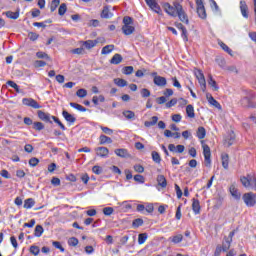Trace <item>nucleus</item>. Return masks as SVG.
Returning <instances> with one entry per match:
<instances>
[{
    "instance_id": "nucleus-44",
    "label": "nucleus",
    "mask_w": 256,
    "mask_h": 256,
    "mask_svg": "<svg viewBox=\"0 0 256 256\" xmlns=\"http://www.w3.org/2000/svg\"><path fill=\"white\" fill-rule=\"evenodd\" d=\"M206 131L203 127H199L197 130L198 139H205Z\"/></svg>"
},
{
    "instance_id": "nucleus-42",
    "label": "nucleus",
    "mask_w": 256,
    "mask_h": 256,
    "mask_svg": "<svg viewBox=\"0 0 256 256\" xmlns=\"http://www.w3.org/2000/svg\"><path fill=\"white\" fill-rule=\"evenodd\" d=\"M67 13V4L62 3L58 9V15L63 16Z\"/></svg>"
},
{
    "instance_id": "nucleus-1",
    "label": "nucleus",
    "mask_w": 256,
    "mask_h": 256,
    "mask_svg": "<svg viewBox=\"0 0 256 256\" xmlns=\"http://www.w3.org/2000/svg\"><path fill=\"white\" fill-rule=\"evenodd\" d=\"M124 25L122 26V33L124 35H133L135 33V26H133V18L125 16L123 18Z\"/></svg>"
},
{
    "instance_id": "nucleus-21",
    "label": "nucleus",
    "mask_w": 256,
    "mask_h": 256,
    "mask_svg": "<svg viewBox=\"0 0 256 256\" xmlns=\"http://www.w3.org/2000/svg\"><path fill=\"white\" fill-rule=\"evenodd\" d=\"M186 115L190 119H195V108L193 107V105L189 104L186 106Z\"/></svg>"
},
{
    "instance_id": "nucleus-2",
    "label": "nucleus",
    "mask_w": 256,
    "mask_h": 256,
    "mask_svg": "<svg viewBox=\"0 0 256 256\" xmlns=\"http://www.w3.org/2000/svg\"><path fill=\"white\" fill-rule=\"evenodd\" d=\"M194 75L198 80L201 90L203 91V93H205V91H207V82L205 80V75H203V72L201 70H195Z\"/></svg>"
},
{
    "instance_id": "nucleus-53",
    "label": "nucleus",
    "mask_w": 256,
    "mask_h": 256,
    "mask_svg": "<svg viewBox=\"0 0 256 256\" xmlns=\"http://www.w3.org/2000/svg\"><path fill=\"white\" fill-rule=\"evenodd\" d=\"M53 247H55L56 249H59L61 251V253H65V248H63V246L61 245V242L59 241H54L52 242Z\"/></svg>"
},
{
    "instance_id": "nucleus-37",
    "label": "nucleus",
    "mask_w": 256,
    "mask_h": 256,
    "mask_svg": "<svg viewBox=\"0 0 256 256\" xmlns=\"http://www.w3.org/2000/svg\"><path fill=\"white\" fill-rule=\"evenodd\" d=\"M6 17H8V19H19V11L17 12H11V11H8L6 12Z\"/></svg>"
},
{
    "instance_id": "nucleus-35",
    "label": "nucleus",
    "mask_w": 256,
    "mask_h": 256,
    "mask_svg": "<svg viewBox=\"0 0 256 256\" xmlns=\"http://www.w3.org/2000/svg\"><path fill=\"white\" fill-rule=\"evenodd\" d=\"M169 240L172 242V243H181V241H183V235L182 234H178L176 236H173V237H170Z\"/></svg>"
},
{
    "instance_id": "nucleus-39",
    "label": "nucleus",
    "mask_w": 256,
    "mask_h": 256,
    "mask_svg": "<svg viewBox=\"0 0 256 256\" xmlns=\"http://www.w3.org/2000/svg\"><path fill=\"white\" fill-rule=\"evenodd\" d=\"M33 129H35V131H43V129H45V125L42 122H34Z\"/></svg>"
},
{
    "instance_id": "nucleus-61",
    "label": "nucleus",
    "mask_w": 256,
    "mask_h": 256,
    "mask_svg": "<svg viewBox=\"0 0 256 256\" xmlns=\"http://www.w3.org/2000/svg\"><path fill=\"white\" fill-rule=\"evenodd\" d=\"M141 96L142 97H151V91H149V89L143 88L141 91Z\"/></svg>"
},
{
    "instance_id": "nucleus-24",
    "label": "nucleus",
    "mask_w": 256,
    "mask_h": 256,
    "mask_svg": "<svg viewBox=\"0 0 256 256\" xmlns=\"http://www.w3.org/2000/svg\"><path fill=\"white\" fill-rule=\"evenodd\" d=\"M221 159H222V167L224 169H229V154L227 153L222 154Z\"/></svg>"
},
{
    "instance_id": "nucleus-29",
    "label": "nucleus",
    "mask_w": 256,
    "mask_h": 256,
    "mask_svg": "<svg viewBox=\"0 0 256 256\" xmlns=\"http://www.w3.org/2000/svg\"><path fill=\"white\" fill-rule=\"evenodd\" d=\"M157 121H159V117L153 116L151 118V121H145L144 125H145V127H153V126L157 125Z\"/></svg>"
},
{
    "instance_id": "nucleus-5",
    "label": "nucleus",
    "mask_w": 256,
    "mask_h": 256,
    "mask_svg": "<svg viewBox=\"0 0 256 256\" xmlns=\"http://www.w3.org/2000/svg\"><path fill=\"white\" fill-rule=\"evenodd\" d=\"M176 9H177V17H179L180 21L182 23H185L186 25H189V17H187V14L185 11H183V6L176 4Z\"/></svg>"
},
{
    "instance_id": "nucleus-50",
    "label": "nucleus",
    "mask_w": 256,
    "mask_h": 256,
    "mask_svg": "<svg viewBox=\"0 0 256 256\" xmlns=\"http://www.w3.org/2000/svg\"><path fill=\"white\" fill-rule=\"evenodd\" d=\"M133 66H125L123 69H122V73L124 75H131L133 73Z\"/></svg>"
},
{
    "instance_id": "nucleus-25",
    "label": "nucleus",
    "mask_w": 256,
    "mask_h": 256,
    "mask_svg": "<svg viewBox=\"0 0 256 256\" xmlns=\"http://www.w3.org/2000/svg\"><path fill=\"white\" fill-rule=\"evenodd\" d=\"M113 49H115V45H106L102 48L101 54L102 55H109V53L113 52Z\"/></svg>"
},
{
    "instance_id": "nucleus-31",
    "label": "nucleus",
    "mask_w": 256,
    "mask_h": 256,
    "mask_svg": "<svg viewBox=\"0 0 256 256\" xmlns=\"http://www.w3.org/2000/svg\"><path fill=\"white\" fill-rule=\"evenodd\" d=\"M208 85L213 88V91H219V86H217V82L213 80V76L209 75Z\"/></svg>"
},
{
    "instance_id": "nucleus-9",
    "label": "nucleus",
    "mask_w": 256,
    "mask_h": 256,
    "mask_svg": "<svg viewBox=\"0 0 256 256\" xmlns=\"http://www.w3.org/2000/svg\"><path fill=\"white\" fill-rule=\"evenodd\" d=\"M240 11L244 19H249V6H247V2H245V0L240 1Z\"/></svg>"
},
{
    "instance_id": "nucleus-46",
    "label": "nucleus",
    "mask_w": 256,
    "mask_h": 256,
    "mask_svg": "<svg viewBox=\"0 0 256 256\" xmlns=\"http://www.w3.org/2000/svg\"><path fill=\"white\" fill-rule=\"evenodd\" d=\"M76 95L80 99H84V97H87V90L81 88V89L77 90Z\"/></svg>"
},
{
    "instance_id": "nucleus-22",
    "label": "nucleus",
    "mask_w": 256,
    "mask_h": 256,
    "mask_svg": "<svg viewBox=\"0 0 256 256\" xmlns=\"http://www.w3.org/2000/svg\"><path fill=\"white\" fill-rule=\"evenodd\" d=\"M123 61V56H121V54H115L111 60L110 63L112 65H119V63H121Z\"/></svg>"
},
{
    "instance_id": "nucleus-17",
    "label": "nucleus",
    "mask_w": 256,
    "mask_h": 256,
    "mask_svg": "<svg viewBox=\"0 0 256 256\" xmlns=\"http://www.w3.org/2000/svg\"><path fill=\"white\" fill-rule=\"evenodd\" d=\"M109 9H110L109 6L103 7V10L101 12L102 19H111V17H113V13H111V11Z\"/></svg>"
},
{
    "instance_id": "nucleus-40",
    "label": "nucleus",
    "mask_w": 256,
    "mask_h": 256,
    "mask_svg": "<svg viewBox=\"0 0 256 256\" xmlns=\"http://www.w3.org/2000/svg\"><path fill=\"white\" fill-rule=\"evenodd\" d=\"M219 45H220L221 49H223V51H226V53H227L228 55H233V50H231V49L229 48V46H227L225 43L219 42Z\"/></svg>"
},
{
    "instance_id": "nucleus-62",
    "label": "nucleus",
    "mask_w": 256,
    "mask_h": 256,
    "mask_svg": "<svg viewBox=\"0 0 256 256\" xmlns=\"http://www.w3.org/2000/svg\"><path fill=\"white\" fill-rule=\"evenodd\" d=\"M134 171H136V173H143L145 171V168L143 167V165L136 164L134 165Z\"/></svg>"
},
{
    "instance_id": "nucleus-23",
    "label": "nucleus",
    "mask_w": 256,
    "mask_h": 256,
    "mask_svg": "<svg viewBox=\"0 0 256 256\" xmlns=\"http://www.w3.org/2000/svg\"><path fill=\"white\" fill-rule=\"evenodd\" d=\"M157 183L163 189H165V187H167V179L165 178L164 175H158L157 176Z\"/></svg>"
},
{
    "instance_id": "nucleus-36",
    "label": "nucleus",
    "mask_w": 256,
    "mask_h": 256,
    "mask_svg": "<svg viewBox=\"0 0 256 256\" xmlns=\"http://www.w3.org/2000/svg\"><path fill=\"white\" fill-rule=\"evenodd\" d=\"M43 231H44L43 226L37 225L34 230L35 237H41V235H43Z\"/></svg>"
},
{
    "instance_id": "nucleus-60",
    "label": "nucleus",
    "mask_w": 256,
    "mask_h": 256,
    "mask_svg": "<svg viewBox=\"0 0 256 256\" xmlns=\"http://www.w3.org/2000/svg\"><path fill=\"white\" fill-rule=\"evenodd\" d=\"M92 172L95 173V175H101V173H103V168L100 166H93Z\"/></svg>"
},
{
    "instance_id": "nucleus-63",
    "label": "nucleus",
    "mask_w": 256,
    "mask_h": 256,
    "mask_svg": "<svg viewBox=\"0 0 256 256\" xmlns=\"http://www.w3.org/2000/svg\"><path fill=\"white\" fill-rule=\"evenodd\" d=\"M134 181H136V183H145V177L137 174L134 176Z\"/></svg>"
},
{
    "instance_id": "nucleus-41",
    "label": "nucleus",
    "mask_w": 256,
    "mask_h": 256,
    "mask_svg": "<svg viewBox=\"0 0 256 256\" xmlns=\"http://www.w3.org/2000/svg\"><path fill=\"white\" fill-rule=\"evenodd\" d=\"M152 160L154 163H161V155H159L157 151H152Z\"/></svg>"
},
{
    "instance_id": "nucleus-15",
    "label": "nucleus",
    "mask_w": 256,
    "mask_h": 256,
    "mask_svg": "<svg viewBox=\"0 0 256 256\" xmlns=\"http://www.w3.org/2000/svg\"><path fill=\"white\" fill-rule=\"evenodd\" d=\"M206 99L212 107H215L216 109H221V104L213 98V96L209 93L206 94Z\"/></svg>"
},
{
    "instance_id": "nucleus-16",
    "label": "nucleus",
    "mask_w": 256,
    "mask_h": 256,
    "mask_svg": "<svg viewBox=\"0 0 256 256\" xmlns=\"http://www.w3.org/2000/svg\"><path fill=\"white\" fill-rule=\"evenodd\" d=\"M229 189L232 197H234L236 201H239V199H241V192H239L237 186H235V184H232Z\"/></svg>"
},
{
    "instance_id": "nucleus-8",
    "label": "nucleus",
    "mask_w": 256,
    "mask_h": 256,
    "mask_svg": "<svg viewBox=\"0 0 256 256\" xmlns=\"http://www.w3.org/2000/svg\"><path fill=\"white\" fill-rule=\"evenodd\" d=\"M145 1H146V4L148 5V7H150V9H152V11H154L158 15L161 13V7L157 3V0H145Z\"/></svg>"
},
{
    "instance_id": "nucleus-4",
    "label": "nucleus",
    "mask_w": 256,
    "mask_h": 256,
    "mask_svg": "<svg viewBox=\"0 0 256 256\" xmlns=\"http://www.w3.org/2000/svg\"><path fill=\"white\" fill-rule=\"evenodd\" d=\"M177 5H181V4H179V2H174L173 6H171V4L166 3L164 4V10L171 17H177Z\"/></svg>"
},
{
    "instance_id": "nucleus-30",
    "label": "nucleus",
    "mask_w": 256,
    "mask_h": 256,
    "mask_svg": "<svg viewBox=\"0 0 256 256\" xmlns=\"http://www.w3.org/2000/svg\"><path fill=\"white\" fill-rule=\"evenodd\" d=\"M197 13L200 19H207V12L205 11V6L198 7Z\"/></svg>"
},
{
    "instance_id": "nucleus-14",
    "label": "nucleus",
    "mask_w": 256,
    "mask_h": 256,
    "mask_svg": "<svg viewBox=\"0 0 256 256\" xmlns=\"http://www.w3.org/2000/svg\"><path fill=\"white\" fill-rule=\"evenodd\" d=\"M241 105L243 107H248V108H252L255 109L256 107V103L252 102L251 99H249V97L245 96L241 101H240Z\"/></svg>"
},
{
    "instance_id": "nucleus-32",
    "label": "nucleus",
    "mask_w": 256,
    "mask_h": 256,
    "mask_svg": "<svg viewBox=\"0 0 256 256\" xmlns=\"http://www.w3.org/2000/svg\"><path fill=\"white\" fill-rule=\"evenodd\" d=\"M114 83L117 85V87H127V82L125 79L115 78Z\"/></svg>"
},
{
    "instance_id": "nucleus-6",
    "label": "nucleus",
    "mask_w": 256,
    "mask_h": 256,
    "mask_svg": "<svg viewBox=\"0 0 256 256\" xmlns=\"http://www.w3.org/2000/svg\"><path fill=\"white\" fill-rule=\"evenodd\" d=\"M203 155L206 167H211V148L208 145H203Z\"/></svg>"
},
{
    "instance_id": "nucleus-19",
    "label": "nucleus",
    "mask_w": 256,
    "mask_h": 256,
    "mask_svg": "<svg viewBox=\"0 0 256 256\" xmlns=\"http://www.w3.org/2000/svg\"><path fill=\"white\" fill-rule=\"evenodd\" d=\"M62 115H63L64 119L71 125H73V123H75L77 121V118H75L73 115H71L69 112H67L65 110L62 112Z\"/></svg>"
},
{
    "instance_id": "nucleus-28",
    "label": "nucleus",
    "mask_w": 256,
    "mask_h": 256,
    "mask_svg": "<svg viewBox=\"0 0 256 256\" xmlns=\"http://www.w3.org/2000/svg\"><path fill=\"white\" fill-rule=\"evenodd\" d=\"M35 206V200L28 198L24 201V209H32Z\"/></svg>"
},
{
    "instance_id": "nucleus-45",
    "label": "nucleus",
    "mask_w": 256,
    "mask_h": 256,
    "mask_svg": "<svg viewBox=\"0 0 256 256\" xmlns=\"http://www.w3.org/2000/svg\"><path fill=\"white\" fill-rule=\"evenodd\" d=\"M147 241V233H141L138 235V243L139 245H143Z\"/></svg>"
},
{
    "instance_id": "nucleus-20",
    "label": "nucleus",
    "mask_w": 256,
    "mask_h": 256,
    "mask_svg": "<svg viewBox=\"0 0 256 256\" xmlns=\"http://www.w3.org/2000/svg\"><path fill=\"white\" fill-rule=\"evenodd\" d=\"M192 209L195 215H199V213H201V204L199 203V200L193 198Z\"/></svg>"
},
{
    "instance_id": "nucleus-27",
    "label": "nucleus",
    "mask_w": 256,
    "mask_h": 256,
    "mask_svg": "<svg viewBox=\"0 0 256 256\" xmlns=\"http://www.w3.org/2000/svg\"><path fill=\"white\" fill-rule=\"evenodd\" d=\"M100 145H105V143L111 144L113 143V139L111 137H108L106 135H100L99 137Z\"/></svg>"
},
{
    "instance_id": "nucleus-52",
    "label": "nucleus",
    "mask_w": 256,
    "mask_h": 256,
    "mask_svg": "<svg viewBox=\"0 0 256 256\" xmlns=\"http://www.w3.org/2000/svg\"><path fill=\"white\" fill-rule=\"evenodd\" d=\"M40 252H41V249H39V246L33 245L30 247V253H32V255L37 256L39 255Z\"/></svg>"
},
{
    "instance_id": "nucleus-57",
    "label": "nucleus",
    "mask_w": 256,
    "mask_h": 256,
    "mask_svg": "<svg viewBox=\"0 0 256 256\" xmlns=\"http://www.w3.org/2000/svg\"><path fill=\"white\" fill-rule=\"evenodd\" d=\"M6 84L9 85V87H12V89H15L17 93H19V85H17V83L9 80Z\"/></svg>"
},
{
    "instance_id": "nucleus-59",
    "label": "nucleus",
    "mask_w": 256,
    "mask_h": 256,
    "mask_svg": "<svg viewBox=\"0 0 256 256\" xmlns=\"http://www.w3.org/2000/svg\"><path fill=\"white\" fill-rule=\"evenodd\" d=\"M101 131L105 133V135H111L113 133V129L105 126H100Z\"/></svg>"
},
{
    "instance_id": "nucleus-10",
    "label": "nucleus",
    "mask_w": 256,
    "mask_h": 256,
    "mask_svg": "<svg viewBox=\"0 0 256 256\" xmlns=\"http://www.w3.org/2000/svg\"><path fill=\"white\" fill-rule=\"evenodd\" d=\"M153 75H155L153 82L157 87H165V85H167V79L165 77L157 76V73H153Z\"/></svg>"
},
{
    "instance_id": "nucleus-48",
    "label": "nucleus",
    "mask_w": 256,
    "mask_h": 256,
    "mask_svg": "<svg viewBox=\"0 0 256 256\" xmlns=\"http://www.w3.org/2000/svg\"><path fill=\"white\" fill-rule=\"evenodd\" d=\"M36 57H38V59H47L48 61H51V57L45 52H37Z\"/></svg>"
},
{
    "instance_id": "nucleus-7",
    "label": "nucleus",
    "mask_w": 256,
    "mask_h": 256,
    "mask_svg": "<svg viewBox=\"0 0 256 256\" xmlns=\"http://www.w3.org/2000/svg\"><path fill=\"white\" fill-rule=\"evenodd\" d=\"M22 103L27 107H32V109H41V105L33 98H24L22 99Z\"/></svg>"
},
{
    "instance_id": "nucleus-34",
    "label": "nucleus",
    "mask_w": 256,
    "mask_h": 256,
    "mask_svg": "<svg viewBox=\"0 0 256 256\" xmlns=\"http://www.w3.org/2000/svg\"><path fill=\"white\" fill-rule=\"evenodd\" d=\"M70 107H73V109H77V111H81L82 113H85V111H87V108L75 102L70 103Z\"/></svg>"
},
{
    "instance_id": "nucleus-55",
    "label": "nucleus",
    "mask_w": 256,
    "mask_h": 256,
    "mask_svg": "<svg viewBox=\"0 0 256 256\" xmlns=\"http://www.w3.org/2000/svg\"><path fill=\"white\" fill-rule=\"evenodd\" d=\"M240 181L244 187H249L250 175H248L247 177H242Z\"/></svg>"
},
{
    "instance_id": "nucleus-12",
    "label": "nucleus",
    "mask_w": 256,
    "mask_h": 256,
    "mask_svg": "<svg viewBox=\"0 0 256 256\" xmlns=\"http://www.w3.org/2000/svg\"><path fill=\"white\" fill-rule=\"evenodd\" d=\"M95 152L98 157H102L103 159L109 157V149L107 147L95 148Z\"/></svg>"
},
{
    "instance_id": "nucleus-26",
    "label": "nucleus",
    "mask_w": 256,
    "mask_h": 256,
    "mask_svg": "<svg viewBox=\"0 0 256 256\" xmlns=\"http://www.w3.org/2000/svg\"><path fill=\"white\" fill-rule=\"evenodd\" d=\"M231 243H233V240H229L227 237L224 238V242L222 243V250L223 251H229L231 249Z\"/></svg>"
},
{
    "instance_id": "nucleus-58",
    "label": "nucleus",
    "mask_w": 256,
    "mask_h": 256,
    "mask_svg": "<svg viewBox=\"0 0 256 256\" xmlns=\"http://www.w3.org/2000/svg\"><path fill=\"white\" fill-rule=\"evenodd\" d=\"M52 119H53L54 123H57V125H59V127H60V129H62V131H65V129H67V128H65V125L59 121V118L52 116Z\"/></svg>"
},
{
    "instance_id": "nucleus-49",
    "label": "nucleus",
    "mask_w": 256,
    "mask_h": 256,
    "mask_svg": "<svg viewBox=\"0 0 256 256\" xmlns=\"http://www.w3.org/2000/svg\"><path fill=\"white\" fill-rule=\"evenodd\" d=\"M124 117H126L127 119H135V112L131 111V110H126L123 112Z\"/></svg>"
},
{
    "instance_id": "nucleus-43",
    "label": "nucleus",
    "mask_w": 256,
    "mask_h": 256,
    "mask_svg": "<svg viewBox=\"0 0 256 256\" xmlns=\"http://www.w3.org/2000/svg\"><path fill=\"white\" fill-rule=\"evenodd\" d=\"M113 213H115V209H113V207L103 208V214L106 215L107 217L113 215Z\"/></svg>"
},
{
    "instance_id": "nucleus-38",
    "label": "nucleus",
    "mask_w": 256,
    "mask_h": 256,
    "mask_svg": "<svg viewBox=\"0 0 256 256\" xmlns=\"http://www.w3.org/2000/svg\"><path fill=\"white\" fill-rule=\"evenodd\" d=\"M84 47L86 49H93V47H95V45H97V42L93 41V40H88V41H85L83 43Z\"/></svg>"
},
{
    "instance_id": "nucleus-11",
    "label": "nucleus",
    "mask_w": 256,
    "mask_h": 256,
    "mask_svg": "<svg viewBox=\"0 0 256 256\" xmlns=\"http://www.w3.org/2000/svg\"><path fill=\"white\" fill-rule=\"evenodd\" d=\"M37 113H38L39 119H40L41 121H44V123H53V122L51 121V119H52V117H53V116H51V114L45 113V112H43L42 110H38Z\"/></svg>"
},
{
    "instance_id": "nucleus-3",
    "label": "nucleus",
    "mask_w": 256,
    "mask_h": 256,
    "mask_svg": "<svg viewBox=\"0 0 256 256\" xmlns=\"http://www.w3.org/2000/svg\"><path fill=\"white\" fill-rule=\"evenodd\" d=\"M242 199L247 207H255L256 195L254 193H251V192L245 193Z\"/></svg>"
},
{
    "instance_id": "nucleus-51",
    "label": "nucleus",
    "mask_w": 256,
    "mask_h": 256,
    "mask_svg": "<svg viewBox=\"0 0 256 256\" xmlns=\"http://www.w3.org/2000/svg\"><path fill=\"white\" fill-rule=\"evenodd\" d=\"M143 225V219L138 218L135 219L132 223V226L134 227V229H137L138 227H141Z\"/></svg>"
},
{
    "instance_id": "nucleus-18",
    "label": "nucleus",
    "mask_w": 256,
    "mask_h": 256,
    "mask_svg": "<svg viewBox=\"0 0 256 256\" xmlns=\"http://www.w3.org/2000/svg\"><path fill=\"white\" fill-rule=\"evenodd\" d=\"M235 143V132H230L225 138V145L231 147Z\"/></svg>"
},
{
    "instance_id": "nucleus-56",
    "label": "nucleus",
    "mask_w": 256,
    "mask_h": 256,
    "mask_svg": "<svg viewBox=\"0 0 256 256\" xmlns=\"http://www.w3.org/2000/svg\"><path fill=\"white\" fill-rule=\"evenodd\" d=\"M175 105H177V98H173L169 102H167L166 108L171 109V107H175Z\"/></svg>"
},
{
    "instance_id": "nucleus-13",
    "label": "nucleus",
    "mask_w": 256,
    "mask_h": 256,
    "mask_svg": "<svg viewBox=\"0 0 256 256\" xmlns=\"http://www.w3.org/2000/svg\"><path fill=\"white\" fill-rule=\"evenodd\" d=\"M114 153L115 155H117V157H122V159H127L131 157V155L129 154V151H127V149L125 148L116 149Z\"/></svg>"
},
{
    "instance_id": "nucleus-47",
    "label": "nucleus",
    "mask_w": 256,
    "mask_h": 256,
    "mask_svg": "<svg viewBox=\"0 0 256 256\" xmlns=\"http://www.w3.org/2000/svg\"><path fill=\"white\" fill-rule=\"evenodd\" d=\"M68 245H70V247H77V245H79V239L75 237L69 238Z\"/></svg>"
},
{
    "instance_id": "nucleus-54",
    "label": "nucleus",
    "mask_w": 256,
    "mask_h": 256,
    "mask_svg": "<svg viewBox=\"0 0 256 256\" xmlns=\"http://www.w3.org/2000/svg\"><path fill=\"white\" fill-rule=\"evenodd\" d=\"M249 187H251L252 189H254V191H256V177L253 175H250Z\"/></svg>"
},
{
    "instance_id": "nucleus-64",
    "label": "nucleus",
    "mask_w": 256,
    "mask_h": 256,
    "mask_svg": "<svg viewBox=\"0 0 256 256\" xmlns=\"http://www.w3.org/2000/svg\"><path fill=\"white\" fill-rule=\"evenodd\" d=\"M30 167H37L39 165V160L37 158H31L29 160Z\"/></svg>"
},
{
    "instance_id": "nucleus-33",
    "label": "nucleus",
    "mask_w": 256,
    "mask_h": 256,
    "mask_svg": "<svg viewBox=\"0 0 256 256\" xmlns=\"http://www.w3.org/2000/svg\"><path fill=\"white\" fill-rule=\"evenodd\" d=\"M61 3V0H52L51 5H50V11L51 13L55 12L57 8L59 7Z\"/></svg>"
}]
</instances>
